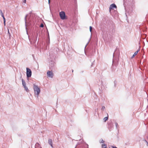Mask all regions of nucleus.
<instances>
[{
  "mask_svg": "<svg viewBox=\"0 0 148 148\" xmlns=\"http://www.w3.org/2000/svg\"><path fill=\"white\" fill-rule=\"evenodd\" d=\"M34 89L35 94L37 95V96L38 97L40 92V88L38 87L37 85L34 84Z\"/></svg>",
  "mask_w": 148,
  "mask_h": 148,
  "instance_id": "obj_1",
  "label": "nucleus"
},
{
  "mask_svg": "<svg viewBox=\"0 0 148 148\" xmlns=\"http://www.w3.org/2000/svg\"><path fill=\"white\" fill-rule=\"evenodd\" d=\"M47 75L49 77L52 78L53 76V73L52 72L48 71L47 73Z\"/></svg>",
  "mask_w": 148,
  "mask_h": 148,
  "instance_id": "obj_4",
  "label": "nucleus"
},
{
  "mask_svg": "<svg viewBox=\"0 0 148 148\" xmlns=\"http://www.w3.org/2000/svg\"><path fill=\"white\" fill-rule=\"evenodd\" d=\"M115 125H116V128H117V126L118 125V124L117 123H115Z\"/></svg>",
  "mask_w": 148,
  "mask_h": 148,
  "instance_id": "obj_19",
  "label": "nucleus"
},
{
  "mask_svg": "<svg viewBox=\"0 0 148 148\" xmlns=\"http://www.w3.org/2000/svg\"><path fill=\"white\" fill-rule=\"evenodd\" d=\"M117 7L116 5L114 3L110 5L109 8V9H113L114 8H116Z\"/></svg>",
  "mask_w": 148,
  "mask_h": 148,
  "instance_id": "obj_6",
  "label": "nucleus"
},
{
  "mask_svg": "<svg viewBox=\"0 0 148 148\" xmlns=\"http://www.w3.org/2000/svg\"><path fill=\"white\" fill-rule=\"evenodd\" d=\"M3 20H4V25H5V18L4 17H3Z\"/></svg>",
  "mask_w": 148,
  "mask_h": 148,
  "instance_id": "obj_15",
  "label": "nucleus"
},
{
  "mask_svg": "<svg viewBox=\"0 0 148 148\" xmlns=\"http://www.w3.org/2000/svg\"><path fill=\"white\" fill-rule=\"evenodd\" d=\"M108 119V117H105L104 118L103 120L105 121V122Z\"/></svg>",
  "mask_w": 148,
  "mask_h": 148,
  "instance_id": "obj_13",
  "label": "nucleus"
},
{
  "mask_svg": "<svg viewBox=\"0 0 148 148\" xmlns=\"http://www.w3.org/2000/svg\"><path fill=\"white\" fill-rule=\"evenodd\" d=\"M22 84H23V86H26L25 83V81L23 79H22Z\"/></svg>",
  "mask_w": 148,
  "mask_h": 148,
  "instance_id": "obj_8",
  "label": "nucleus"
},
{
  "mask_svg": "<svg viewBox=\"0 0 148 148\" xmlns=\"http://www.w3.org/2000/svg\"><path fill=\"white\" fill-rule=\"evenodd\" d=\"M105 108V106H103L102 107V110H103Z\"/></svg>",
  "mask_w": 148,
  "mask_h": 148,
  "instance_id": "obj_18",
  "label": "nucleus"
},
{
  "mask_svg": "<svg viewBox=\"0 0 148 148\" xmlns=\"http://www.w3.org/2000/svg\"><path fill=\"white\" fill-rule=\"evenodd\" d=\"M40 27H44V25L43 24H41L40 25Z\"/></svg>",
  "mask_w": 148,
  "mask_h": 148,
  "instance_id": "obj_17",
  "label": "nucleus"
},
{
  "mask_svg": "<svg viewBox=\"0 0 148 148\" xmlns=\"http://www.w3.org/2000/svg\"><path fill=\"white\" fill-rule=\"evenodd\" d=\"M102 148H107V145H106L105 144H102Z\"/></svg>",
  "mask_w": 148,
  "mask_h": 148,
  "instance_id": "obj_9",
  "label": "nucleus"
},
{
  "mask_svg": "<svg viewBox=\"0 0 148 148\" xmlns=\"http://www.w3.org/2000/svg\"><path fill=\"white\" fill-rule=\"evenodd\" d=\"M0 13L1 15V16L3 17H4V16L3 14V13L2 11L1 10H0Z\"/></svg>",
  "mask_w": 148,
  "mask_h": 148,
  "instance_id": "obj_11",
  "label": "nucleus"
},
{
  "mask_svg": "<svg viewBox=\"0 0 148 148\" xmlns=\"http://www.w3.org/2000/svg\"><path fill=\"white\" fill-rule=\"evenodd\" d=\"M27 72H26V74L27 76V77H31L32 75V71L31 70L28 68H26Z\"/></svg>",
  "mask_w": 148,
  "mask_h": 148,
  "instance_id": "obj_2",
  "label": "nucleus"
},
{
  "mask_svg": "<svg viewBox=\"0 0 148 148\" xmlns=\"http://www.w3.org/2000/svg\"><path fill=\"white\" fill-rule=\"evenodd\" d=\"M8 33L10 34V33H9V29H8Z\"/></svg>",
  "mask_w": 148,
  "mask_h": 148,
  "instance_id": "obj_20",
  "label": "nucleus"
},
{
  "mask_svg": "<svg viewBox=\"0 0 148 148\" xmlns=\"http://www.w3.org/2000/svg\"><path fill=\"white\" fill-rule=\"evenodd\" d=\"M48 2L49 3V4L50 2V0H48Z\"/></svg>",
  "mask_w": 148,
  "mask_h": 148,
  "instance_id": "obj_21",
  "label": "nucleus"
},
{
  "mask_svg": "<svg viewBox=\"0 0 148 148\" xmlns=\"http://www.w3.org/2000/svg\"><path fill=\"white\" fill-rule=\"evenodd\" d=\"M89 28H90V32H91L92 29V27L91 26H90Z\"/></svg>",
  "mask_w": 148,
  "mask_h": 148,
  "instance_id": "obj_16",
  "label": "nucleus"
},
{
  "mask_svg": "<svg viewBox=\"0 0 148 148\" xmlns=\"http://www.w3.org/2000/svg\"><path fill=\"white\" fill-rule=\"evenodd\" d=\"M26 0H25L24 1V2L25 3L26 2Z\"/></svg>",
  "mask_w": 148,
  "mask_h": 148,
  "instance_id": "obj_22",
  "label": "nucleus"
},
{
  "mask_svg": "<svg viewBox=\"0 0 148 148\" xmlns=\"http://www.w3.org/2000/svg\"><path fill=\"white\" fill-rule=\"evenodd\" d=\"M100 142L101 143H103L104 142V141L102 139H101L100 141Z\"/></svg>",
  "mask_w": 148,
  "mask_h": 148,
  "instance_id": "obj_14",
  "label": "nucleus"
},
{
  "mask_svg": "<svg viewBox=\"0 0 148 148\" xmlns=\"http://www.w3.org/2000/svg\"><path fill=\"white\" fill-rule=\"evenodd\" d=\"M48 143L51 146V147L53 148V147L52 145V140L51 139H49L48 140Z\"/></svg>",
  "mask_w": 148,
  "mask_h": 148,
  "instance_id": "obj_7",
  "label": "nucleus"
},
{
  "mask_svg": "<svg viewBox=\"0 0 148 148\" xmlns=\"http://www.w3.org/2000/svg\"><path fill=\"white\" fill-rule=\"evenodd\" d=\"M25 23L26 26H27V24L28 23L29 21V17H28V15H27L25 18Z\"/></svg>",
  "mask_w": 148,
  "mask_h": 148,
  "instance_id": "obj_5",
  "label": "nucleus"
},
{
  "mask_svg": "<svg viewBox=\"0 0 148 148\" xmlns=\"http://www.w3.org/2000/svg\"><path fill=\"white\" fill-rule=\"evenodd\" d=\"M24 88H25V90L27 91V92H28L29 90L28 88L26 86H23Z\"/></svg>",
  "mask_w": 148,
  "mask_h": 148,
  "instance_id": "obj_12",
  "label": "nucleus"
},
{
  "mask_svg": "<svg viewBox=\"0 0 148 148\" xmlns=\"http://www.w3.org/2000/svg\"><path fill=\"white\" fill-rule=\"evenodd\" d=\"M138 51H136L133 55L132 57V58H133L134 57L136 54H137L138 53Z\"/></svg>",
  "mask_w": 148,
  "mask_h": 148,
  "instance_id": "obj_10",
  "label": "nucleus"
},
{
  "mask_svg": "<svg viewBox=\"0 0 148 148\" xmlns=\"http://www.w3.org/2000/svg\"><path fill=\"white\" fill-rule=\"evenodd\" d=\"M60 15L62 19L64 20L65 19V14L64 12L62 11L60 12Z\"/></svg>",
  "mask_w": 148,
  "mask_h": 148,
  "instance_id": "obj_3",
  "label": "nucleus"
}]
</instances>
